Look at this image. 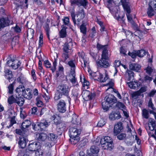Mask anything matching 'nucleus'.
<instances>
[{"label": "nucleus", "instance_id": "obj_1", "mask_svg": "<svg viewBox=\"0 0 156 156\" xmlns=\"http://www.w3.org/2000/svg\"><path fill=\"white\" fill-rule=\"evenodd\" d=\"M70 90V88L67 84H61L59 85L57 88V92L55 94L54 98L55 100L59 99L62 98V95L68 96Z\"/></svg>", "mask_w": 156, "mask_h": 156}, {"label": "nucleus", "instance_id": "obj_2", "mask_svg": "<svg viewBox=\"0 0 156 156\" xmlns=\"http://www.w3.org/2000/svg\"><path fill=\"white\" fill-rule=\"evenodd\" d=\"M5 10L3 8H1L0 9V16H1L2 17L0 19V30L13 23L12 18L11 16L10 15H6V17H5Z\"/></svg>", "mask_w": 156, "mask_h": 156}, {"label": "nucleus", "instance_id": "obj_3", "mask_svg": "<svg viewBox=\"0 0 156 156\" xmlns=\"http://www.w3.org/2000/svg\"><path fill=\"white\" fill-rule=\"evenodd\" d=\"M100 140V142L97 140L95 141L96 145H100V144L104 149L111 150L113 149V145L112 140L110 137L103 136Z\"/></svg>", "mask_w": 156, "mask_h": 156}, {"label": "nucleus", "instance_id": "obj_4", "mask_svg": "<svg viewBox=\"0 0 156 156\" xmlns=\"http://www.w3.org/2000/svg\"><path fill=\"white\" fill-rule=\"evenodd\" d=\"M104 100L105 101L102 102V105L103 109L106 111L108 110L109 107L117 101L116 98L112 94L106 95Z\"/></svg>", "mask_w": 156, "mask_h": 156}, {"label": "nucleus", "instance_id": "obj_5", "mask_svg": "<svg viewBox=\"0 0 156 156\" xmlns=\"http://www.w3.org/2000/svg\"><path fill=\"white\" fill-rule=\"evenodd\" d=\"M49 125L50 122H48L45 120H43L40 122L37 123L36 124H33L32 126L33 129L35 131L40 130H45V129Z\"/></svg>", "mask_w": 156, "mask_h": 156}, {"label": "nucleus", "instance_id": "obj_6", "mask_svg": "<svg viewBox=\"0 0 156 156\" xmlns=\"http://www.w3.org/2000/svg\"><path fill=\"white\" fill-rule=\"evenodd\" d=\"M69 65L71 67L70 73V77L71 79L70 81L73 84H75L76 82L75 78V65L73 61H70L68 62Z\"/></svg>", "mask_w": 156, "mask_h": 156}, {"label": "nucleus", "instance_id": "obj_7", "mask_svg": "<svg viewBox=\"0 0 156 156\" xmlns=\"http://www.w3.org/2000/svg\"><path fill=\"white\" fill-rule=\"evenodd\" d=\"M40 143L36 141L30 143L28 145L27 151L28 150V151H27V153L29 155V151L31 152L32 154L34 153V151H38V149L40 148Z\"/></svg>", "mask_w": 156, "mask_h": 156}, {"label": "nucleus", "instance_id": "obj_8", "mask_svg": "<svg viewBox=\"0 0 156 156\" xmlns=\"http://www.w3.org/2000/svg\"><path fill=\"white\" fill-rule=\"evenodd\" d=\"M146 52L143 49H141L140 50L137 51H134L132 52H129L128 54L132 58H135L136 55L138 56L142 57L145 55Z\"/></svg>", "mask_w": 156, "mask_h": 156}, {"label": "nucleus", "instance_id": "obj_9", "mask_svg": "<svg viewBox=\"0 0 156 156\" xmlns=\"http://www.w3.org/2000/svg\"><path fill=\"white\" fill-rule=\"evenodd\" d=\"M82 95L84 99L88 101L94 98L95 94L94 93H91L88 90H85L83 92Z\"/></svg>", "mask_w": 156, "mask_h": 156}, {"label": "nucleus", "instance_id": "obj_10", "mask_svg": "<svg viewBox=\"0 0 156 156\" xmlns=\"http://www.w3.org/2000/svg\"><path fill=\"white\" fill-rule=\"evenodd\" d=\"M57 110L61 113H63L66 111V103L63 100H60L57 105Z\"/></svg>", "mask_w": 156, "mask_h": 156}, {"label": "nucleus", "instance_id": "obj_11", "mask_svg": "<svg viewBox=\"0 0 156 156\" xmlns=\"http://www.w3.org/2000/svg\"><path fill=\"white\" fill-rule=\"evenodd\" d=\"M70 137L79 136L80 134L81 130L74 127H71L69 129Z\"/></svg>", "mask_w": 156, "mask_h": 156}, {"label": "nucleus", "instance_id": "obj_12", "mask_svg": "<svg viewBox=\"0 0 156 156\" xmlns=\"http://www.w3.org/2000/svg\"><path fill=\"white\" fill-rule=\"evenodd\" d=\"M19 141L18 142L19 146L22 148H24L27 144L28 139L27 136H20L19 138Z\"/></svg>", "mask_w": 156, "mask_h": 156}, {"label": "nucleus", "instance_id": "obj_13", "mask_svg": "<svg viewBox=\"0 0 156 156\" xmlns=\"http://www.w3.org/2000/svg\"><path fill=\"white\" fill-rule=\"evenodd\" d=\"M107 59H105L101 58L98 61H97V64L98 67L101 68L104 67L107 68L109 66V64L108 61Z\"/></svg>", "mask_w": 156, "mask_h": 156}, {"label": "nucleus", "instance_id": "obj_14", "mask_svg": "<svg viewBox=\"0 0 156 156\" xmlns=\"http://www.w3.org/2000/svg\"><path fill=\"white\" fill-rule=\"evenodd\" d=\"M71 41V40L69 38V40L66 42L64 45L63 50L64 53H68L69 51L71 50L73 45Z\"/></svg>", "mask_w": 156, "mask_h": 156}, {"label": "nucleus", "instance_id": "obj_15", "mask_svg": "<svg viewBox=\"0 0 156 156\" xmlns=\"http://www.w3.org/2000/svg\"><path fill=\"white\" fill-rule=\"evenodd\" d=\"M122 123L121 122H118L115 125L114 132V134L116 135L118 134L123 129Z\"/></svg>", "mask_w": 156, "mask_h": 156}, {"label": "nucleus", "instance_id": "obj_16", "mask_svg": "<svg viewBox=\"0 0 156 156\" xmlns=\"http://www.w3.org/2000/svg\"><path fill=\"white\" fill-rule=\"evenodd\" d=\"M87 3L86 0H73L71 2L72 5L76 4L79 6H83L84 7L86 6Z\"/></svg>", "mask_w": 156, "mask_h": 156}, {"label": "nucleus", "instance_id": "obj_17", "mask_svg": "<svg viewBox=\"0 0 156 156\" xmlns=\"http://www.w3.org/2000/svg\"><path fill=\"white\" fill-rule=\"evenodd\" d=\"M90 151L91 152L89 154L90 156H98L99 149L98 147L92 146L91 147Z\"/></svg>", "mask_w": 156, "mask_h": 156}, {"label": "nucleus", "instance_id": "obj_18", "mask_svg": "<svg viewBox=\"0 0 156 156\" xmlns=\"http://www.w3.org/2000/svg\"><path fill=\"white\" fill-rule=\"evenodd\" d=\"M121 118V115L119 112H112L109 115V119L112 120L118 119Z\"/></svg>", "mask_w": 156, "mask_h": 156}, {"label": "nucleus", "instance_id": "obj_19", "mask_svg": "<svg viewBox=\"0 0 156 156\" xmlns=\"http://www.w3.org/2000/svg\"><path fill=\"white\" fill-rule=\"evenodd\" d=\"M32 90L29 88H27L25 90L23 93H22V95L25 98L30 99L32 98Z\"/></svg>", "mask_w": 156, "mask_h": 156}, {"label": "nucleus", "instance_id": "obj_20", "mask_svg": "<svg viewBox=\"0 0 156 156\" xmlns=\"http://www.w3.org/2000/svg\"><path fill=\"white\" fill-rule=\"evenodd\" d=\"M149 129L151 131L154 130L155 128V122L154 119L149 118L148 123Z\"/></svg>", "mask_w": 156, "mask_h": 156}, {"label": "nucleus", "instance_id": "obj_21", "mask_svg": "<svg viewBox=\"0 0 156 156\" xmlns=\"http://www.w3.org/2000/svg\"><path fill=\"white\" fill-rule=\"evenodd\" d=\"M133 72L131 70H127L125 73L126 79L128 81L133 80Z\"/></svg>", "mask_w": 156, "mask_h": 156}, {"label": "nucleus", "instance_id": "obj_22", "mask_svg": "<svg viewBox=\"0 0 156 156\" xmlns=\"http://www.w3.org/2000/svg\"><path fill=\"white\" fill-rule=\"evenodd\" d=\"M129 69L137 72L141 68V66L137 64L130 63L129 65Z\"/></svg>", "mask_w": 156, "mask_h": 156}, {"label": "nucleus", "instance_id": "obj_23", "mask_svg": "<svg viewBox=\"0 0 156 156\" xmlns=\"http://www.w3.org/2000/svg\"><path fill=\"white\" fill-rule=\"evenodd\" d=\"M5 76L6 78L10 82V80L12 81V79L13 76L11 71L8 69H5Z\"/></svg>", "mask_w": 156, "mask_h": 156}, {"label": "nucleus", "instance_id": "obj_24", "mask_svg": "<svg viewBox=\"0 0 156 156\" xmlns=\"http://www.w3.org/2000/svg\"><path fill=\"white\" fill-rule=\"evenodd\" d=\"M86 23L84 21H83L82 24L80 26V32L83 34V36H84L86 34Z\"/></svg>", "mask_w": 156, "mask_h": 156}, {"label": "nucleus", "instance_id": "obj_25", "mask_svg": "<svg viewBox=\"0 0 156 156\" xmlns=\"http://www.w3.org/2000/svg\"><path fill=\"white\" fill-rule=\"evenodd\" d=\"M24 101V98L21 97H17L16 98L15 103H16L20 106H22L23 105Z\"/></svg>", "mask_w": 156, "mask_h": 156}, {"label": "nucleus", "instance_id": "obj_26", "mask_svg": "<svg viewBox=\"0 0 156 156\" xmlns=\"http://www.w3.org/2000/svg\"><path fill=\"white\" fill-rule=\"evenodd\" d=\"M76 15L77 17L79 18L80 19H83L84 17L85 16V13L83 9V8H80L76 14Z\"/></svg>", "mask_w": 156, "mask_h": 156}, {"label": "nucleus", "instance_id": "obj_27", "mask_svg": "<svg viewBox=\"0 0 156 156\" xmlns=\"http://www.w3.org/2000/svg\"><path fill=\"white\" fill-rule=\"evenodd\" d=\"M62 27V28L60 32V36L61 37L64 38L66 36L67 27L64 25H63Z\"/></svg>", "mask_w": 156, "mask_h": 156}, {"label": "nucleus", "instance_id": "obj_28", "mask_svg": "<svg viewBox=\"0 0 156 156\" xmlns=\"http://www.w3.org/2000/svg\"><path fill=\"white\" fill-rule=\"evenodd\" d=\"M17 81L20 83L23 84L26 83V78L23 74L20 73L19 74V75L17 79Z\"/></svg>", "mask_w": 156, "mask_h": 156}, {"label": "nucleus", "instance_id": "obj_29", "mask_svg": "<svg viewBox=\"0 0 156 156\" xmlns=\"http://www.w3.org/2000/svg\"><path fill=\"white\" fill-rule=\"evenodd\" d=\"M25 90V88L24 86L21 85H19L16 89V91L18 93L19 95L20 94L22 95V93Z\"/></svg>", "mask_w": 156, "mask_h": 156}, {"label": "nucleus", "instance_id": "obj_30", "mask_svg": "<svg viewBox=\"0 0 156 156\" xmlns=\"http://www.w3.org/2000/svg\"><path fill=\"white\" fill-rule=\"evenodd\" d=\"M101 58L105 59H108L109 56L107 48L104 49V50L102 51Z\"/></svg>", "mask_w": 156, "mask_h": 156}, {"label": "nucleus", "instance_id": "obj_31", "mask_svg": "<svg viewBox=\"0 0 156 156\" xmlns=\"http://www.w3.org/2000/svg\"><path fill=\"white\" fill-rule=\"evenodd\" d=\"M151 6L152 5H151L150 3L147 12V13L149 16H152L154 14V10Z\"/></svg>", "mask_w": 156, "mask_h": 156}, {"label": "nucleus", "instance_id": "obj_32", "mask_svg": "<svg viewBox=\"0 0 156 156\" xmlns=\"http://www.w3.org/2000/svg\"><path fill=\"white\" fill-rule=\"evenodd\" d=\"M142 116L143 119H147L149 117L148 111L146 109H144L142 111Z\"/></svg>", "mask_w": 156, "mask_h": 156}, {"label": "nucleus", "instance_id": "obj_33", "mask_svg": "<svg viewBox=\"0 0 156 156\" xmlns=\"http://www.w3.org/2000/svg\"><path fill=\"white\" fill-rule=\"evenodd\" d=\"M70 137V139H69V140L71 142V144H76L80 140L79 136Z\"/></svg>", "mask_w": 156, "mask_h": 156}, {"label": "nucleus", "instance_id": "obj_34", "mask_svg": "<svg viewBox=\"0 0 156 156\" xmlns=\"http://www.w3.org/2000/svg\"><path fill=\"white\" fill-rule=\"evenodd\" d=\"M30 122L28 120H25L23 122L22 125L21 127L22 129H25L27 128L30 125Z\"/></svg>", "mask_w": 156, "mask_h": 156}, {"label": "nucleus", "instance_id": "obj_35", "mask_svg": "<svg viewBox=\"0 0 156 156\" xmlns=\"http://www.w3.org/2000/svg\"><path fill=\"white\" fill-rule=\"evenodd\" d=\"M148 107L149 108V110L150 112V111H154L156 110L154 106V104L152 103L151 98H150L148 102Z\"/></svg>", "mask_w": 156, "mask_h": 156}, {"label": "nucleus", "instance_id": "obj_36", "mask_svg": "<svg viewBox=\"0 0 156 156\" xmlns=\"http://www.w3.org/2000/svg\"><path fill=\"white\" fill-rule=\"evenodd\" d=\"M44 28L46 34L48 37V38L49 39V33L50 31V29L49 27V24L47 23H45L44 26Z\"/></svg>", "mask_w": 156, "mask_h": 156}, {"label": "nucleus", "instance_id": "obj_37", "mask_svg": "<svg viewBox=\"0 0 156 156\" xmlns=\"http://www.w3.org/2000/svg\"><path fill=\"white\" fill-rule=\"evenodd\" d=\"M13 62H12V68L13 69H16L20 66L21 63L19 61H18L17 60H15L13 59Z\"/></svg>", "mask_w": 156, "mask_h": 156}, {"label": "nucleus", "instance_id": "obj_38", "mask_svg": "<svg viewBox=\"0 0 156 156\" xmlns=\"http://www.w3.org/2000/svg\"><path fill=\"white\" fill-rule=\"evenodd\" d=\"M47 136L45 133H42L39 134L38 139L39 141H44L47 138Z\"/></svg>", "mask_w": 156, "mask_h": 156}, {"label": "nucleus", "instance_id": "obj_39", "mask_svg": "<svg viewBox=\"0 0 156 156\" xmlns=\"http://www.w3.org/2000/svg\"><path fill=\"white\" fill-rule=\"evenodd\" d=\"M129 87L131 89H135L138 87V83L135 82H131L127 83Z\"/></svg>", "mask_w": 156, "mask_h": 156}, {"label": "nucleus", "instance_id": "obj_40", "mask_svg": "<svg viewBox=\"0 0 156 156\" xmlns=\"http://www.w3.org/2000/svg\"><path fill=\"white\" fill-rule=\"evenodd\" d=\"M49 144L50 143H47L46 144L47 147H46V150L44 151V153L46 156H50L51 154V150L49 146V148L48 147Z\"/></svg>", "mask_w": 156, "mask_h": 156}, {"label": "nucleus", "instance_id": "obj_41", "mask_svg": "<svg viewBox=\"0 0 156 156\" xmlns=\"http://www.w3.org/2000/svg\"><path fill=\"white\" fill-rule=\"evenodd\" d=\"M128 7L129 9V12H128L127 11L126 9V8H123L124 10L127 12V13L126 14V16H127V18L128 20L130 22H132L133 21V19L132 18L129 14V13L130 12V5L129 4L128 2Z\"/></svg>", "mask_w": 156, "mask_h": 156}, {"label": "nucleus", "instance_id": "obj_42", "mask_svg": "<svg viewBox=\"0 0 156 156\" xmlns=\"http://www.w3.org/2000/svg\"><path fill=\"white\" fill-rule=\"evenodd\" d=\"M153 68L152 67L151 64L150 66H148L146 67L145 70H146V73L148 75H150L153 72Z\"/></svg>", "mask_w": 156, "mask_h": 156}, {"label": "nucleus", "instance_id": "obj_43", "mask_svg": "<svg viewBox=\"0 0 156 156\" xmlns=\"http://www.w3.org/2000/svg\"><path fill=\"white\" fill-rule=\"evenodd\" d=\"M14 3L16 7V9H17L19 8H22V5L23 4V2H22L21 1H20L19 0L18 1H15L14 2Z\"/></svg>", "mask_w": 156, "mask_h": 156}, {"label": "nucleus", "instance_id": "obj_44", "mask_svg": "<svg viewBox=\"0 0 156 156\" xmlns=\"http://www.w3.org/2000/svg\"><path fill=\"white\" fill-rule=\"evenodd\" d=\"M8 102L9 104L11 105L13 103H15L16 98H15L13 95L9 97Z\"/></svg>", "mask_w": 156, "mask_h": 156}, {"label": "nucleus", "instance_id": "obj_45", "mask_svg": "<svg viewBox=\"0 0 156 156\" xmlns=\"http://www.w3.org/2000/svg\"><path fill=\"white\" fill-rule=\"evenodd\" d=\"M23 131H22L21 129H17L16 130V133L17 134L20 135V136H27L26 134H25V133L24 132V129H22Z\"/></svg>", "mask_w": 156, "mask_h": 156}, {"label": "nucleus", "instance_id": "obj_46", "mask_svg": "<svg viewBox=\"0 0 156 156\" xmlns=\"http://www.w3.org/2000/svg\"><path fill=\"white\" fill-rule=\"evenodd\" d=\"M116 106L120 109L122 110L125 109L126 108L124 105L122 103L120 102L117 103Z\"/></svg>", "mask_w": 156, "mask_h": 156}, {"label": "nucleus", "instance_id": "obj_47", "mask_svg": "<svg viewBox=\"0 0 156 156\" xmlns=\"http://www.w3.org/2000/svg\"><path fill=\"white\" fill-rule=\"evenodd\" d=\"M48 139L50 140L53 141L57 139V136L53 133H50L48 136Z\"/></svg>", "mask_w": 156, "mask_h": 156}, {"label": "nucleus", "instance_id": "obj_48", "mask_svg": "<svg viewBox=\"0 0 156 156\" xmlns=\"http://www.w3.org/2000/svg\"><path fill=\"white\" fill-rule=\"evenodd\" d=\"M82 19L78 18L76 20L75 18L72 20L73 21L74 25L75 26L76 25L78 26H80V21Z\"/></svg>", "mask_w": 156, "mask_h": 156}, {"label": "nucleus", "instance_id": "obj_49", "mask_svg": "<svg viewBox=\"0 0 156 156\" xmlns=\"http://www.w3.org/2000/svg\"><path fill=\"white\" fill-rule=\"evenodd\" d=\"M97 48L98 50H99L102 49L103 51L104 50V49H106L107 48V45H102L99 43H98L97 45Z\"/></svg>", "mask_w": 156, "mask_h": 156}, {"label": "nucleus", "instance_id": "obj_50", "mask_svg": "<svg viewBox=\"0 0 156 156\" xmlns=\"http://www.w3.org/2000/svg\"><path fill=\"white\" fill-rule=\"evenodd\" d=\"M126 134L124 133H121L118 134L117 136V138L119 140H123L126 137Z\"/></svg>", "mask_w": 156, "mask_h": 156}, {"label": "nucleus", "instance_id": "obj_51", "mask_svg": "<svg viewBox=\"0 0 156 156\" xmlns=\"http://www.w3.org/2000/svg\"><path fill=\"white\" fill-rule=\"evenodd\" d=\"M148 30L149 29H146L144 27V26L143 24H142L141 28L140 30V33H143L144 34H146L147 33V30Z\"/></svg>", "mask_w": 156, "mask_h": 156}, {"label": "nucleus", "instance_id": "obj_52", "mask_svg": "<svg viewBox=\"0 0 156 156\" xmlns=\"http://www.w3.org/2000/svg\"><path fill=\"white\" fill-rule=\"evenodd\" d=\"M9 91L8 93L10 94H12L13 90V85L12 83L10 84L8 87Z\"/></svg>", "mask_w": 156, "mask_h": 156}, {"label": "nucleus", "instance_id": "obj_53", "mask_svg": "<svg viewBox=\"0 0 156 156\" xmlns=\"http://www.w3.org/2000/svg\"><path fill=\"white\" fill-rule=\"evenodd\" d=\"M43 35L42 34L40 35L39 42V47H41L43 43Z\"/></svg>", "mask_w": 156, "mask_h": 156}, {"label": "nucleus", "instance_id": "obj_54", "mask_svg": "<svg viewBox=\"0 0 156 156\" xmlns=\"http://www.w3.org/2000/svg\"><path fill=\"white\" fill-rule=\"evenodd\" d=\"M105 124V122L103 119H101L98 122L97 126L101 127L103 126Z\"/></svg>", "mask_w": 156, "mask_h": 156}, {"label": "nucleus", "instance_id": "obj_55", "mask_svg": "<svg viewBox=\"0 0 156 156\" xmlns=\"http://www.w3.org/2000/svg\"><path fill=\"white\" fill-rule=\"evenodd\" d=\"M140 95V94L138 91L133 93L131 94L132 97L133 98H136Z\"/></svg>", "mask_w": 156, "mask_h": 156}, {"label": "nucleus", "instance_id": "obj_56", "mask_svg": "<svg viewBox=\"0 0 156 156\" xmlns=\"http://www.w3.org/2000/svg\"><path fill=\"white\" fill-rule=\"evenodd\" d=\"M62 21L65 25H68L69 23V18L68 17H65L64 19H62Z\"/></svg>", "mask_w": 156, "mask_h": 156}, {"label": "nucleus", "instance_id": "obj_57", "mask_svg": "<svg viewBox=\"0 0 156 156\" xmlns=\"http://www.w3.org/2000/svg\"><path fill=\"white\" fill-rule=\"evenodd\" d=\"M15 116H13L11 118L10 120V125L9 126V127H11L13 124L16 123V121L15 120Z\"/></svg>", "mask_w": 156, "mask_h": 156}, {"label": "nucleus", "instance_id": "obj_58", "mask_svg": "<svg viewBox=\"0 0 156 156\" xmlns=\"http://www.w3.org/2000/svg\"><path fill=\"white\" fill-rule=\"evenodd\" d=\"M26 116V114L25 112L23 110H21L20 112V117L21 118L24 119Z\"/></svg>", "mask_w": 156, "mask_h": 156}, {"label": "nucleus", "instance_id": "obj_59", "mask_svg": "<svg viewBox=\"0 0 156 156\" xmlns=\"http://www.w3.org/2000/svg\"><path fill=\"white\" fill-rule=\"evenodd\" d=\"M120 62L119 61H115L114 63V66L117 73V67H119L120 65Z\"/></svg>", "mask_w": 156, "mask_h": 156}, {"label": "nucleus", "instance_id": "obj_60", "mask_svg": "<svg viewBox=\"0 0 156 156\" xmlns=\"http://www.w3.org/2000/svg\"><path fill=\"white\" fill-rule=\"evenodd\" d=\"M62 57L63 58V61L65 62L69 57L68 53H64L63 52L62 55Z\"/></svg>", "mask_w": 156, "mask_h": 156}, {"label": "nucleus", "instance_id": "obj_61", "mask_svg": "<svg viewBox=\"0 0 156 156\" xmlns=\"http://www.w3.org/2000/svg\"><path fill=\"white\" fill-rule=\"evenodd\" d=\"M114 83L112 80L109 81V82L107 83L106 84L107 86H109V87L108 88L107 90H108L109 88H112V87L113 86Z\"/></svg>", "mask_w": 156, "mask_h": 156}, {"label": "nucleus", "instance_id": "obj_62", "mask_svg": "<svg viewBox=\"0 0 156 156\" xmlns=\"http://www.w3.org/2000/svg\"><path fill=\"white\" fill-rule=\"evenodd\" d=\"M36 101H37V105L38 107H41V105H43L42 102L39 99V98L37 97L36 99Z\"/></svg>", "mask_w": 156, "mask_h": 156}, {"label": "nucleus", "instance_id": "obj_63", "mask_svg": "<svg viewBox=\"0 0 156 156\" xmlns=\"http://www.w3.org/2000/svg\"><path fill=\"white\" fill-rule=\"evenodd\" d=\"M150 4L156 10V0H152L150 2Z\"/></svg>", "mask_w": 156, "mask_h": 156}, {"label": "nucleus", "instance_id": "obj_64", "mask_svg": "<svg viewBox=\"0 0 156 156\" xmlns=\"http://www.w3.org/2000/svg\"><path fill=\"white\" fill-rule=\"evenodd\" d=\"M12 28L14 30L15 32L17 33H20L21 30L20 28L17 26H16L15 27H13Z\"/></svg>", "mask_w": 156, "mask_h": 156}]
</instances>
